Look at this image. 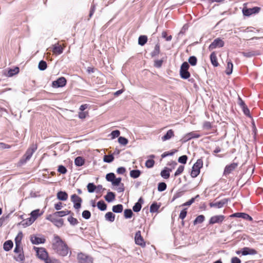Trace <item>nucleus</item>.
I'll return each mask as SVG.
<instances>
[{"instance_id": "nucleus-1", "label": "nucleus", "mask_w": 263, "mask_h": 263, "mask_svg": "<svg viewBox=\"0 0 263 263\" xmlns=\"http://www.w3.org/2000/svg\"><path fill=\"white\" fill-rule=\"evenodd\" d=\"M52 249L55 253L63 257L67 256L69 251L67 245L56 234L53 236Z\"/></svg>"}, {"instance_id": "nucleus-2", "label": "nucleus", "mask_w": 263, "mask_h": 263, "mask_svg": "<svg viewBox=\"0 0 263 263\" xmlns=\"http://www.w3.org/2000/svg\"><path fill=\"white\" fill-rule=\"evenodd\" d=\"M203 166V161L201 159H198L192 166L191 176L193 178L196 177L200 172V168Z\"/></svg>"}, {"instance_id": "nucleus-3", "label": "nucleus", "mask_w": 263, "mask_h": 263, "mask_svg": "<svg viewBox=\"0 0 263 263\" xmlns=\"http://www.w3.org/2000/svg\"><path fill=\"white\" fill-rule=\"evenodd\" d=\"M190 65L186 62H184L181 65L180 69V76L183 79H187L191 76V74L189 71Z\"/></svg>"}, {"instance_id": "nucleus-4", "label": "nucleus", "mask_w": 263, "mask_h": 263, "mask_svg": "<svg viewBox=\"0 0 263 263\" xmlns=\"http://www.w3.org/2000/svg\"><path fill=\"white\" fill-rule=\"evenodd\" d=\"M36 148L37 147L36 145H32L31 147L28 148L25 154L24 155L23 158L20 160V162L23 164L30 160Z\"/></svg>"}, {"instance_id": "nucleus-5", "label": "nucleus", "mask_w": 263, "mask_h": 263, "mask_svg": "<svg viewBox=\"0 0 263 263\" xmlns=\"http://www.w3.org/2000/svg\"><path fill=\"white\" fill-rule=\"evenodd\" d=\"M224 45V42L220 38H216L209 46V50L212 51L216 48H221Z\"/></svg>"}, {"instance_id": "nucleus-6", "label": "nucleus", "mask_w": 263, "mask_h": 263, "mask_svg": "<svg viewBox=\"0 0 263 263\" xmlns=\"http://www.w3.org/2000/svg\"><path fill=\"white\" fill-rule=\"evenodd\" d=\"M46 219L52 222L58 228H61L63 226L64 221L63 219H57V217L50 214L47 216Z\"/></svg>"}, {"instance_id": "nucleus-7", "label": "nucleus", "mask_w": 263, "mask_h": 263, "mask_svg": "<svg viewBox=\"0 0 263 263\" xmlns=\"http://www.w3.org/2000/svg\"><path fill=\"white\" fill-rule=\"evenodd\" d=\"M260 8L259 7H254L252 8L245 7L243 8L242 11L243 15L250 16L252 14L258 13L260 11Z\"/></svg>"}, {"instance_id": "nucleus-8", "label": "nucleus", "mask_w": 263, "mask_h": 263, "mask_svg": "<svg viewBox=\"0 0 263 263\" xmlns=\"http://www.w3.org/2000/svg\"><path fill=\"white\" fill-rule=\"evenodd\" d=\"M200 137L201 135L196 132H192L185 134L181 139V141L182 143H185L192 139L198 138Z\"/></svg>"}, {"instance_id": "nucleus-9", "label": "nucleus", "mask_w": 263, "mask_h": 263, "mask_svg": "<svg viewBox=\"0 0 263 263\" xmlns=\"http://www.w3.org/2000/svg\"><path fill=\"white\" fill-rule=\"evenodd\" d=\"M229 200L230 199L229 198H224L219 201L211 202L209 203V205L211 208L220 209L223 207L224 205L227 204Z\"/></svg>"}, {"instance_id": "nucleus-10", "label": "nucleus", "mask_w": 263, "mask_h": 263, "mask_svg": "<svg viewBox=\"0 0 263 263\" xmlns=\"http://www.w3.org/2000/svg\"><path fill=\"white\" fill-rule=\"evenodd\" d=\"M71 201L73 203V207L76 209H79L81 207L82 199L76 194H73L71 196Z\"/></svg>"}, {"instance_id": "nucleus-11", "label": "nucleus", "mask_w": 263, "mask_h": 263, "mask_svg": "<svg viewBox=\"0 0 263 263\" xmlns=\"http://www.w3.org/2000/svg\"><path fill=\"white\" fill-rule=\"evenodd\" d=\"M135 241L136 245L140 246L142 247H144L145 246V242L141 236L140 231L136 232L135 236Z\"/></svg>"}, {"instance_id": "nucleus-12", "label": "nucleus", "mask_w": 263, "mask_h": 263, "mask_svg": "<svg viewBox=\"0 0 263 263\" xmlns=\"http://www.w3.org/2000/svg\"><path fill=\"white\" fill-rule=\"evenodd\" d=\"M66 79L64 77H60L52 83V86L54 88L62 87L66 85Z\"/></svg>"}, {"instance_id": "nucleus-13", "label": "nucleus", "mask_w": 263, "mask_h": 263, "mask_svg": "<svg viewBox=\"0 0 263 263\" xmlns=\"http://www.w3.org/2000/svg\"><path fill=\"white\" fill-rule=\"evenodd\" d=\"M34 249H36V255L40 259L44 261L48 257V254L45 249L34 247Z\"/></svg>"}, {"instance_id": "nucleus-14", "label": "nucleus", "mask_w": 263, "mask_h": 263, "mask_svg": "<svg viewBox=\"0 0 263 263\" xmlns=\"http://www.w3.org/2000/svg\"><path fill=\"white\" fill-rule=\"evenodd\" d=\"M225 218L224 215H219L211 217L209 220V224H214L215 223H221Z\"/></svg>"}, {"instance_id": "nucleus-15", "label": "nucleus", "mask_w": 263, "mask_h": 263, "mask_svg": "<svg viewBox=\"0 0 263 263\" xmlns=\"http://www.w3.org/2000/svg\"><path fill=\"white\" fill-rule=\"evenodd\" d=\"M231 217H237L241 218L243 219L251 221L253 220V218L251 216L245 213L237 212L231 215Z\"/></svg>"}, {"instance_id": "nucleus-16", "label": "nucleus", "mask_w": 263, "mask_h": 263, "mask_svg": "<svg viewBox=\"0 0 263 263\" xmlns=\"http://www.w3.org/2000/svg\"><path fill=\"white\" fill-rule=\"evenodd\" d=\"M237 166H238V163H235V162H233L232 163H231L230 164L226 165L224 168V170L223 175L227 176V175L230 174Z\"/></svg>"}, {"instance_id": "nucleus-17", "label": "nucleus", "mask_w": 263, "mask_h": 263, "mask_svg": "<svg viewBox=\"0 0 263 263\" xmlns=\"http://www.w3.org/2000/svg\"><path fill=\"white\" fill-rule=\"evenodd\" d=\"M78 259L79 263H93L91 257L82 253L78 255Z\"/></svg>"}, {"instance_id": "nucleus-18", "label": "nucleus", "mask_w": 263, "mask_h": 263, "mask_svg": "<svg viewBox=\"0 0 263 263\" xmlns=\"http://www.w3.org/2000/svg\"><path fill=\"white\" fill-rule=\"evenodd\" d=\"M30 241L32 244L39 245L45 243L46 239L44 237H38L35 236H31Z\"/></svg>"}, {"instance_id": "nucleus-19", "label": "nucleus", "mask_w": 263, "mask_h": 263, "mask_svg": "<svg viewBox=\"0 0 263 263\" xmlns=\"http://www.w3.org/2000/svg\"><path fill=\"white\" fill-rule=\"evenodd\" d=\"M241 254L242 255H255L257 254V251L254 249L245 247L241 249Z\"/></svg>"}, {"instance_id": "nucleus-20", "label": "nucleus", "mask_w": 263, "mask_h": 263, "mask_svg": "<svg viewBox=\"0 0 263 263\" xmlns=\"http://www.w3.org/2000/svg\"><path fill=\"white\" fill-rule=\"evenodd\" d=\"M242 55L246 58H252L255 55H259L260 52L258 50H247L241 52Z\"/></svg>"}, {"instance_id": "nucleus-21", "label": "nucleus", "mask_w": 263, "mask_h": 263, "mask_svg": "<svg viewBox=\"0 0 263 263\" xmlns=\"http://www.w3.org/2000/svg\"><path fill=\"white\" fill-rule=\"evenodd\" d=\"M144 200L142 197H140L138 202H136L133 207V210L135 212H139L142 208V204L143 203Z\"/></svg>"}, {"instance_id": "nucleus-22", "label": "nucleus", "mask_w": 263, "mask_h": 263, "mask_svg": "<svg viewBox=\"0 0 263 263\" xmlns=\"http://www.w3.org/2000/svg\"><path fill=\"white\" fill-rule=\"evenodd\" d=\"M20 69L18 67H15L14 68H10L5 72V74L8 77H11L19 72Z\"/></svg>"}, {"instance_id": "nucleus-23", "label": "nucleus", "mask_w": 263, "mask_h": 263, "mask_svg": "<svg viewBox=\"0 0 263 263\" xmlns=\"http://www.w3.org/2000/svg\"><path fill=\"white\" fill-rule=\"evenodd\" d=\"M172 169L168 167H165L162 170L160 173L161 176L164 179H168L170 176V172H172Z\"/></svg>"}, {"instance_id": "nucleus-24", "label": "nucleus", "mask_w": 263, "mask_h": 263, "mask_svg": "<svg viewBox=\"0 0 263 263\" xmlns=\"http://www.w3.org/2000/svg\"><path fill=\"white\" fill-rule=\"evenodd\" d=\"M57 198L59 200L66 201L68 198V194L65 191H59L57 193Z\"/></svg>"}, {"instance_id": "nucleus-25", "label": "nucleus", "mask_w": 263, "mask_h": 263, "mask_svg": "<svg viewBox=\"0 0 263 263\" xmlns=\"http://www.w3.org/2000/svg\"><path fill=\"white\" fill-rule=\"evenodd\" d=\"M227 66L225 71L227 74L230 75L232 73L233 64L230 60H227Z\"/></svg>"}, {"instance_id": "nucleus-26", "label": "nucleus", "mask_w": 263, "mask_h": 263, "mask_svg": "<svg viewBox=\"0 0 263 263\" xmlns=\"http://www.w3.org/2000/svg\"><path fill=\"white\" fill-rule=\"evenodd\" d=\"M116 195L114 192H108L107 194L104 196V198L108 202H111L115 200Z\"/></svg>"}, {"instance_id": "nucleus-27", "label": "nucleus", "mask_w": 263, "mask_h": 263, "mask_svg": "<svg viewBox=\"0 0 263 263\" xmlns=\"http://www.w3.org/2000/svg\"><path fill=\"white\" fill-rule=\"evenodd\" d=\"M174 136V133L172 129H169L166 133L161 138L163 141H165L170 139Z\"/></svg>"}, {"instance_id": "nucleus-28", "label": "nucleus", "mask_w": 263, "mask_h": 263, "mask_svg": "<svg viewBox=\"0 0 263 263\" xmlns=\"http://www.w3.org/2000/svg\"><path fill=\"white\" fill-rule=\"evenodd\" d=\"M210 60L212 64L214 67H217L219 65V63L217 61L216 53L215 52L211 53L210 55Z\"/></svg>"}, {"instance_id": "nucleus-29", "label": "nucleus", "mask_w": 263, "mask_h": 263, "mask_svg": "<svg viewBox=\"0 0 263 263\" xmlns=\"http://www.w3.org/2000/svg\"><path fill=\"white\" fill-rule=\"evenodd\" d=\"M63 48L58 44L53 45L52 52L56 54H61L63 53Z\"/></svg>"}, {"instance_id": "nucleus-30", "label": "nucleus", "mask_w": 263, "mask_h": 263, "mask_svg": "<svg viewBox=\"0 0 263 263\" xmlns=\"http://www.w3.org/2000/svg\"><path fill=\"white\" fill-rule=\"evenodd\" d=\"M34 220H32L31 217L28 218L25 220L22 221L20 224L23 226V227L26 228L32 224L34 222Z\"/></svg>"}, {"instance_id": "nucleus-31", "label": "nucleus", "mask_w": 263, "mask_h": 263, "mask_svg": "<svg viewBox=\"0 0 263 263\" xmlns=\"http://www.w3.org/2000/svg\"><path fill=\"white\" fill-rule=\"evenodd\" d=\"M42 214H43L42 212L40 213V209H36V210L32 211L31 212V213H30L31 216L30 217H31L32 220L35 221L38 218V217L41 216Z\"/></svg>"}, {"instance_id": "nucleus-32", "label": "nucleus", "mask_w": 263, "mask_h": 263, "mask_svg": "<svg viewBox=\"0 0 263 263\" xmlns=\"http://www.w3.org/2000/svg\"><path fill=\"white\" fill-rule=\"evenodd\" d=\"M13 246V242L10 240H7L4 242L3 249L5 251H9L12 248Z\"/></svg>"}, {"instance_id": "nucleus-33", "label": "nucleus", "mask_w": 263, "mask_h": 263, "mask_svg": "<svg viewBox=\"0 0 263 263\" xmlns=\"http://www.w3.org/2000/svg\"><path fill=\"white\" fill-rule=\"evenodd\" d=\"M160 52V46L159 43H157L155 45L154 50L151 53L152 57H155L158 55Z\"/></svg>"}, {"instance_id": "nucleus-34", "label": "nucleus", "mask_w": 263, "mask_h": 263, "mask_svg": "<svg viewBox=\"0 0 263 263\" xmlns=\"http://www.w3.org/2000/svg\"><path fill=\"white\" fill-rule=\"evenodd\" d=\"M85 159L80 156L77 157L74 159V164L77 166H81L84 164Z\"/></svg>"}, {"instance_id": "nucleus-35", "label": "nucleus", "mask_w": 263, "mask_h": 263, "mask_svg": "<svg viewBox=\"0 0 263 263\" xmlns=\"http://www.w3.org/2000/svg\"><path fill=\"white\" fill-rule=\"evenodd\" d=\"M147 42V36L145 35H140L138 38V44L141 46H144Z\"/></svg>"}, {"instance_id": "nucleus-36", "label": "nucleus", "mask_w": 263, "mask_h": 263, "mask_svg": "<svg viewBox=\"0 0 263 263\" xmlns=\"http://www.w3.org/2000/svg\"><path fill=\"white\" fill-rule=\"evenodd\" d=\"M71 213L70 211H61L54 212L52 215L55 217H63Z\"/></svg>"}, {"instance_id": "nucleus-37", "label": "nucleus", "mask_w": 263, "mask_h": 263, "mask_svg": "<svg viewBox=\"0 0 263 263\" xmlns=\"http://www.w3.org/2000/svg\"><path fill=\"white\" fill-rule=\"evenodd\" d=\"M105 220L109 222H113L115 219V215L111 212H108L105 215Z\"/></svg>"}, {"instance_id": "nucleus-38", "label": "nucleus", "mask_w": 263, "mask_h": 263, "mask_svg": "<svg viewBox=\"0 0 263 263\" xmlns=\"http://www.w3.org/2000/svg\"><path fill=\"white\" fill-rule=\"evenodd\" d=\"M97 206L98 208L102 211H105L107 209V204L105 203V202L101 200L98 202Z\"/></svg>"}, {"instance_id": "nucleus-39", "label": "nucleus", "mask_w": 263, "mask_h": 263, "mask_svg": "<svg viewBox=\"0 0 263 263\" xmlns=\"http://www.w3.org/2000/svg\"><path fill=\"white\" fill-rule=\"evenodd\" d=\"M123 206L121 204L114 205L112 208V212L116 213H120L123 211Z\"/></svg>"}, {"instance_id": "nucleus-40", "label": "nucleus", "mask_w": 263, "mask_h": 263, "mask_svg": "<svg viewBox=\"0 0 263 263\" xmlns=\"http://www.w3.org/2000/svg\"><path fill=\"white\" fill-rule=\"evenodd\" d=\"M160 207V205L158 204L156 202H153L150 206V212L152 213L157 212Z\"/></svg>"}, {"instance_id": "nucleus-41", "label": "nucleus", "mask_w": 263, "mask_h": 263, "mask_svg": "<svg viewBox=\"0 0 263 263\" xmlns=\"http://www.w3.org/2000/svg\"><path fill=\"white\" fill-rule=\"evenodd\" d=\"M141 174V172L139 170H133L130 172V176L134 179L138 178Z\"/></svg>"}, {"instance_id": "nucleus-42", "label": "nucleus", "mask_w": 263, "mask_h": 263, "mask_svg": "<svg viewBox=\"0 0 263 263\" xmlns=\"http://www.w3.org/2000/svg\"><path fill=\"white\" fill-rule=\"evenodd\" d=\"M205 220V217L203 215L198 216L193 221L194 225L202 223Z\"/></svg>"}, {"instance_id": "nucleus-43", "label": "nucleus", "mask_w": 263, "mask_h": 263, "mask_svg": "<svg viewBox=\"0 0 263 263\" xmlns=\"http://www.w3.org/2000/svg\"><path fill=\"white\" fill-rule=\"evenodd\" d=\"M133 212L130 209H125L124 211V216L126 219H129L132 217Z\"/></svg>"}, {"instance_id": "nucleus-44", "label": "nucleus", "mask_w": 263, "mask_h": 263, "mask_svg": "<svg viewBox=\"0 0 263 263\" xmlns=\"http://www.w3.org/2000/svg\"><path fill=\"white\" fill-rule=\"evenodd\" d=\"M47 65L46 61L44 60H41V61H40L38 65V68L40 70H45L47 68Z\"/></svg>"}, {"instance_id": "nucleus-45", "label": "nucleus", "mask_w": 263, "mask_h": 263, "mask_svg": "<svg viewBox=\"0 0 263 263\" xmlns=\"http://www.w3.org/2000/svg\"><path fill=\"white\" fill-rule=\"evenodd\" d=\"M114 160V157L113 155H105L103 158V161L106 163H111Z\"/></svg>"}, {"instance_id": "nucleus-46", "label": "nucleus", "mask_w": 263, "mask_h": 263, "mask_svg": "<svg viewBox=\"0 0 263 263\" xmlns=\"http://www.w3.org/2000/svg\"><path fill=\"white\" fill-rule=\"evenodd\" d=\"M87 188L88 192L91 193L96 191L97 186H96L93 183H89L87 185Z\"/></svg>"}, {"instance_id": "nucleus-47", "label": "nucleus", "mask_w": 263, "mask_h": 263, "mask_svg": "<svg viewBox=\"0 0 263 263\" xmlns=\"http://www.w3.org/2000/svg\"><path fill=\"white\" fill-rule=\"evenodd\" d=\"M166 187H167V185L164 182H160L158 184V191L159 192H163V191H165L166 190Z\"/></svg>"}, {"instance_id": "nucleus-48", "label": "nucleus", "mask_w": 263, "mask_h": 263, "mask_svg": "<svg viewBox=\"0 0 263 263\" xmlns=\"http://www.w3.org/2000/svg\"><path fill=\"white\" fill-rule=\"evenodd\" d=\"M177 152V149H174L170 152H165L161 155V157L164 158L169 156H173L175 153Z\"/></svg>"}, {"instance_id": "nucleus-49", "label": "nucleus", "mask_w": 263, "mask_h": 263, "mask_svg": "<svg viewBox=\"0 0 263 263\" xmlns=\"http://www.w3.org/2000/svg\"><path fill=\"white\" fill-rule=\"evenodd\" d=\"M14 258L15 260L20 262H23L25 260V256L23 252H20L17 257L14 256Z\"/></svg>"}, {"instance_id": "nucleus-50", "label": "nucleus", "mask_w": 263, "mask_h": 263, "mask_svg": "<svg viewBox=\"0 0 263 263\" xmlns=\"http://www.w3.org/2000/svg\"><path fill=\"white\" fill-rule=\"evenodd\" d=\"M189 63L191 66H195L197 64V59L195 56H191L188 60Z\"/></svg>"}, {"instance_id": "nucleus-51", "label": "nucleus", "mask_w": 263, "mask_h": 263, "mask_svg": "<svg viewBox=\"0 0 263 263\" xmlns=\"http://www.w3.org/2000/svg\"><path fill=\"white\" fill-rule=\"evenodd\" d=\"M23 234L22 232H20L16 236L15 238V244L21 245V240L23 237Z\"/></svg>"}, {"instance_id": "nucleus-52", "label": "nucleus", "mask_w": 263, "mask_h": 263, "mask_svg": "<svg viewBox=\"0 0 263 263\" xmlns=\"http://www.w3.org/2000/svg\"><path fill=\"white\" fill-rule=\"evenodd\" d=\"M115 177L116 176L114 173H109L106 174V179L107 181L111 182L112 183Z\"/></svg>"}, {"instance_id": "nucleus-53", "label": "nucleus", "mask_w": 263, "mask_h": 263, "mask_svg": "<svg viewBox=\"0 0 263 263\" xmlns=\"http://www.w3.org/2000/svg\"><path fill=\"white\" fill-rule=\"evenodd\" d=\"M67 220L72 226H76L79 223L78 220L72 216H69Z\"/></svg>"}, {"instance_id": "nucleus-54", "label": "nucleus", "mask_w": 263, "mask_h": 263, "mask_svg": "<svg viewBox=\"0 0 263 263\" xmlns=\"http://www.w3.org/2000/svg\"><path fill=\"white\" fill-rule=\"evenodd\" d=\"M82 217L85 219H88L91 217V213L88 210H84L82 214Z\"/></svg>"}, {"instance_id": "nucleus-55", "label": "nucleus", "mask_w": 263, "mask_h": 263, "mask_svg": "<svg viewBox=\"0 0 263 263\" xmlns=\"http://www.w3.org/2000/svg\"><path fill=\"white\" fill-rule=\"evenodd\" d=\"M155 164V161L152 159H148L145 162V166L147 168H152L154 166Z\"/></svg>"}, {"instance_id": "nucleus-56", "label": "nucleus", "mask_w": 263, "mask_h": 263, "mask_svg": "<svg viewBox=\"0 0 263 263\" xmlns=\"http://www.w3.org/2000/svg\"><path fill=\"white\" fill-rule=\"evenodd\" d=\"M118 142L123 145H125L128 143V139L123 137H119L118 138Z\"/></svg>"}, {"instance_id": "nucleus-57", "label": "nucleus", "mask_w": 263, "mask_h": 263, "mask_svg": "<svg viewBox=\"0 0 263 263\" xmlns=\"http://www.w3.org/2000/svg\"><path fill=\"white\" fill-rule=\"evenodd\" d=\"M187 156L186 155H182L179 157L178 162L182 164H185L187 160Z\"/></svg>"}, {"instance_id": "nucleus-58", "label": "nucleus", "mask_w": 263, "mask_h": 263, "mask_svg": "<svg viewBox=\"0 0 263 263\" xmlns=\"http://www.w3.org/2000/svg\"><path fill=\"white\" fill-rule=\"evenodd\" d=\"M58 171L62 174H65L67 172V168L63 165H60L58 167Z\"/></svg>"}, {"instance_id": "nucleus-59", "label": "nucleus", "mask_w": 263, "mask_h": 263, "mask_svg": "<svg viewBox=\"0 0 263 263\" xmlns=\"http://www.w3.org/2000/svg\"><path fill=\"white\" fill-rule=\"evenodd\" d=\"M184 168V167L183 165H180L177 168V171L175 172L174 176L176 177L180 175L183 172Z\"/></svg>"}, {"instance_id": "nucleus-60", "label": "nucleus", "mask_w": 263, "mask_h": 263, "mask_svg": "<svg viewBox=\"0 0 263 263\" xmlns=\"http://www.w3.org/2000/svg\"><path fill=\"white\" fill-rule=\"evenodd\" d=\"M186 214H187V209L185 208V209H183L180 212L179 217L181 219L183 220L185 218V217H186Z\"/></svg>"}, {"instance_id": "nucleus-61", "label": "nucleus", "mask_w": 263, "mask_h": 263, "mask_svg": "<svg viewBox=\"0 0 263 263\" xmlns=\"http://www.w3.org/2000/svg\"><path fill=\"white\" fill-rule=\"evenodd\" d=\"M163 60H157L154 61V66L156 68H160L162 66Z\"/></svg>"}, {"instance_id": "nucleus-62", "label": "nucleus", "mask_w": 263, "mask_h": 263, "mask_svg": "<svg viewBox=\"0 0 263 263\" xmlns=\"http://www.w3.org/2000/svg\"><path fill=\"white\" fill-rule=\"evenodd\" d=\"M121 180H122V179L120 177H119V178L115 177L114 181L112 182V184L114 186H118L121 184Z\"/></svg>"}, {"instance_id": "nucleus-63", "label": "nucleus", "mask_w": 263, "mask_h": 263, "mask_svg": "<svg viewBox=\"0 0 263 263\" xmlns=\"http://www.w3.org/2000/svg\"><path fill=\"white\" fill-rule=\"evenodd\" d=\"M120 132L119 130H113L110 134L112 139L118 137L120 136Z\"/></svg>"}, {"instance_id": "nucleus-64", "label": "nucleus", "mask_w": 263, "mask_h": 263, "mask_svg": "<svg viewBox=\"0 0 263 263\" xmlns=\"http://www.w3.org/2000/svg\"><path fill=\"white\" fill-rule=\"evenodd\" d=\"M162 37L165 39L166 41H170L172 39V35H167L166 31H163L162 33Z\"/></svg>"}]
</instances>
